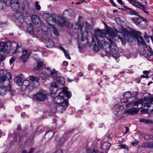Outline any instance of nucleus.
Wrapping results in <instances>:
<instances>
[{
	"mask_svg": "<svg viewBox=\"0 0 153 153\" xmlns=\"http://www.w3.org/2000/svg\"><path fill=\"white\" fill-rule=\"evenodd\" d=\"M135 105V101H131L130 102H129L128 104L126 105V107H130L131 105ZM134 106H135L134 105Z\"/></svg>",
	"mask_w": 153,
	"mask_h": 153,
	"instance_id": "nucleus-54",
	"label": "nucleus"
},
{
	"mask_svg": "<svg viewBox=\"0 0 153 153\" xmlns=\"http://www.w3.org/2000/svg\"><path fill=\"white\" fill-rule=\"evenodd\" d=\"M139 46L143 45L146 48L148 47V45L146 44V42L143 39H136Z\"/></svg>",
	"mask_w": 153,
	"mask_h": 153,
	"instance_id": "nucleus-24",
	"label": "nucleus"
},
{
	"mask_svg": "<svg viewBox=\"0 0 153 153\" xmlns=\"http://www.w3.org/2000/svg\"><path fill=\"white\" fill-rule=\"evenodd\" d=\"M122 43L123 44H125L126 42V39H120Z\"/></svg>",
	"mask_w": 153,
	"mask_h": 153,
	"instance_id": "nucleus-62",
	"label": "nucleus"
},
{
	"mask_svg": "<svg viewBox=\"0 0 153 153\" xmlns=\"http://www.w3.org/2000/svg\"><path fill=\"white\" fill-rule=\"evenodd\" d=\"M23 53L22 55L20 57V59H23L24 62H26L27 60V58L29 56V55L27 54V50H23Z\"/></svg>",
	"mask_w": 153,
	"mask_h": 153,
	"instance_id": "nucleus-19",
	"label": "nucleus"
},
{
	"mask_svg": "<svg viewBox=\"0 0 153 153\" xmlns=\"http://www.w3.org/2000/svg\"><path fill=\"white\" fill-rule=\"evenodd\" d=\"M35 96L38 100L44 101L47 97V93L45 91H39L35 95Z\"/></svg>",
	"mask_w": 153,
	"mask_h": 153,
	"instance_id": "nucleus-10",
	"label": "nucleus"
},
{
	"mask_svg": "<svg viewBox=\"0 0 153 153\" xmlns=\"http://www.w3.org/2000/svg\"><path fill=\"white\" fill-rule=\"evenodd\" d=\"M7 78V76H0V83H2L4 82Z\"/></svg>",
	"mask_w": 153,
	"mask_h": 153,
	"instance_id": "nucleus-46",
	"label": "nucleus"
},
{
	"mask_svg": "<svg viewBox=\"0 0 153 153\" xmlns=\"http://www.w3.org/2000/svg\"><path fill=\"white\" fill-rule=\"evenodd\" d=\"M23 50V48L21 45H19L18 44H17L16 48L14 51L13 53L15 54L16 53H20L22 52Z\"/></svg>",
	"mask_w": 153,
	"mask_h": 153,
	"instance_id": "nucleus-27",
	"label": "nucleus"
},
{
	"mask_svg": "<svg viewBox=\"0 0 153 153\" xmlns=\"http://www.w3.org/2000/svg\"><path fill=\"white\" fill-rule=\"evenodd\" d=\"M58 88V86L57 85L56 83L55 82H53L51 83V88Z\"/></svg>",
	"mask_w": 153,
	"mask_h": 153,
	"instance_id": "nucleus-55",
	"label": "nucleus"
},
{
	"mask_svg": "<svg viewBox=\"0 0 153 153\" xmlns=\"http://www.w3.org/2000/svg\"><path fill=\"white\" fill-rule=\"evenodd\" d=\"M149 50H148L147 54L149 56H152L153 54V51H152V49L149 46Z\"/></svg>",
	"mask_w": 153,
	"mask_h": 153,
	"instance_id": "nucleus-52",
	"label": "nucleus"
},
{
	"mask_svg": "<svg viewBox=\"0 0 153 153\" xmlns=\"http://www.w3.org/2000/svg\"><path fill=\"white\" fill-rule=\"evenodd\" d=\"M145 106L149 108L151 107L153 108V97L151 98L150 102H146L145 104Z\"/></svg>",
	"mask_w": 153,
	"mask_h": 153,
	"instance_id": "nucleus-33",
	"label": "nucleus"
},
{
	"mask_svg": "<svg viewBox=\"0 0 153 153\" xmlns=\"http://www.w3.org/2000/svg\"><path fill=\"white\" fill-rule=\"evenodd\" d=\"M80 26V23L79 22L76 23L72 25V27L75 29L79 28Z\"/></svg>",
	"mask_w": 153,
	"mask_h": 153,
	"instance_id": "nucleus-39",
	"label": "nucleus"
},
{
	"mask_svg": "<svg viewBox=\"0 0 153 153\" xmlns=\"http://www.w3.org/2000/svg\"><path fill=\"white\" fill-rule=\"evenodd\" d=\"M131 92L130 91L125 92L123 94L124 98L122 99L121 101L122 103H127L128 102V100L132 98Z\"/></svg>",
	"mask_w": 153,
	"mask_h": 153,
	"instance_id": "nucleus-12",
	"label": "nucleus"
},
{
	"mask_svg": "<svg viewBox=\"0 0 153 153\" xmlns=\"http://www.w3.org/2000/svg\"><path fill=\"white\" fill-rule=\"evenodd\" d=\"M30 84V82L29 80H24L22 82V88L24 90L26 89L29 85Z\"/></svg>",
	"mask_w": 153,
	"mask_h": 153,
	"instance_id": "nucleus-22",
	"label": "nucleus"
},
{
	"mask_svg": "<svg viewBox=\"0 0 153 153\" xmlns=\"http://www.w3.org/2000/svg\"><path fill=\"white\" fill-rule=\"evenodd\" d=\"M147 146L149 148H153V141L151 142H149L147 143Z\"/></svg>",
	"mask_w": 153,
	"mask_h": 153,
	"instance_id": "nucleus-53",
	"label": "nucleus"
},
{
	"mask_svg": "<svg viewBox=\"0 0 153 153\" xmlns=\"http://www.w3.org/2000/svg\"><path fill=\"white\" fill-rule=\"evenodd\" d=\"M139 120L141 122L153 124V120H147L144 118H141Z\"/></svg>",
	"mask_w": 153,
	"mask_h": 153,
	"instance_id": "nucleus-30",
	"label": "nucleus"
},
{
	"mask_svg": "<svg viewBox=\"0 0 153 153\" xmlns=\"http://www.w3.org/2000/svg\"><path fill=\"white\" fill-rule=\"evenodd\" d=\"M44 62L43 61L39 59L37 61V65L36 67L33 69L34 71L41 70L44 65Z\"/></svg>",
	"mask_w": 153,
	"mask_h": 153,
	"instance_id": "nucleus-16",
	"label": "nucleus"
},
{
	"mask_svg": "<svg viewBox=\"0 0 153 153\" xmlns=\"http://www.w3.org/2000/svg\"><path fill=\"white\" fill-rule=\"evenodd\" d=\"M58 88H50V91L52 94H55L57 92Z\"/></svg>",
	"mask_w": 153,
	"mask_h": 153,
	"instance_id": "nucleus-48",
	"label": "nucleus"
},
{
	"mask_svg": "<svg viewBox=\"0 0 153 153\" xmlns=\"http://www.w3.org/2000/svg\"><path fill=\"white\" fill-rule=\"evenodd\" d=\"M12 43L10 41L0 43V52L8 53L12 48Z\"/></svg>",
	"mask_w": 153,
	"mask_h": 153,
	"instance_id": "nucleus-8",
	"label": "nucleus"
},
{
	"mask_svg": "<svg viewBox=\"0 0 153 153\" xmlns=\"http://www.w3.org/2000/svg\"><path fill=\"white\" fill-rule=\"evenodd\" d=\"M44 42L45 46L48 48H51L55 45L54 42L52 39H45Z\"/></svg>",
	"mask_w": 153,
	"mask_h": 153,
	"instance_id": "nucleus-13",
	"label": "nucleus"
},
{
	"mask_svg": "<svg viewBox=\"0 0 153 153\" xmlns=\"http://www.w3.org/2000/svg\"><path fill=\"white\" fill-rule=\"evenodd\" d=\"M94 36L95 38H114L117 36L118 38H128L131 34L128 30L125 28L122 29L121 31H118L112 27H108L105 30L97 29L94 30Z\"/></svg>",
	"mask_w": 153,
	"mask_h": 153,
	"instance_id": "nucleus-1",
	"label": "nucleus"
},
{
	"mask_svg": "<svg viewBox=\"0 0 153 153\" xmlns=\"http://www.w3.org/2000/svg\"><path fill=\"white\" fill-rule=\"evenodd\" d=\"M8 91H9L10 93L13 96L14 95V94L15 93V90H11V86L10 85H9L8 86Z\"/></svg>",
	"mask_w": 153,
	"mask_h": 153,
	"instance_id": "nucleus-43",
	"label": "nucleus"
},
{
	"mask_svg": "<svg viewBox=\"0 0 153 153\" xmlns=\"http://www.w3.org/2000/svg\"><path fill=\"white\" fill-rule=\"evenodd\" d=\"M57 81L61 85H63L65 83L64 79L63 77L57 76L56 79Z\"/></svg>",
	"mask_w": 153,
	"mask_h": 153,
	"instance_id": "nucleus-28",
	"label": "nucleus"
},
{
	"mask_svg": "<svg viewBox=\"0 0 153 153\" xmlns=\"http://www.w3.org/2000/svg\"><path fill=\"white\" fill-rule=\"evenodd\" d=\"M108 41L110 43V54L109 56H107L108 57L110 56L111 54V52L112 56L116 58L120 56L119 53L117 51V47L114 41V39H108Z\"/></svg>",
	"mask_w": 153,
	"mask_h": 153,
	"instance_id": "nucleus-7",
	"label": "nucleus"
},
{
	"mask_svg": "<svg viewBox=\"0 0 153 153\" xmlns=\"http://www.w3.org/2000/svg\"><path fill=\"white\" fill-rule=\"evenodd\" d=\"M81 33L82 34V36L81 38H87L86 35L87 34V32L86 31V28L84 26H82L81 29Z\"/></svg>",
	"mask_w": 153,
	"mask_h": 153,
	"instance_id": "nucleus-20",
	"label": "nucleus"
},
{
	"mask_svg": "<svg viewBox=\"0 0 153 153\" xmlns=\"http://www.w3.org/2000/svg\"><path fill=\"white\" fill-rule=\"evenodd\" d=\"M140 52L142 54H145L146 53V51L144 48H142L140 49Z\"/></svg>",
	"mask_w": 153,
	"mask_h": 153,
	"instance_id": "nucleus-58",
	"label": "nucleus"
},
{
	"mask_svg": "<svg viewBox=\"0 0 153 153\" xmlns=\"http://www.w3.org/2000/svg\"><path fill=\"white\" fill-rule=\"evenodd\" d=\"M59 18V16L55 14H53V15H51V16L49 17V18L47 21L49 24V22H50L51 21H52L54 22H56L58 23L59 21L58 19Z\"/></svg>",
	"mask_w": 153,
	"mask_h": 153,
	"instance_id": "nucleus-15",
	"label": "nucleus"
},
{
	"mask_svg": "<svg viewBox=\"0 0 153 153\" xmlns=\"http://www.w3.org/2000/svg\"><path fill=\"white\" fill-rule=\"evenodd\" d=\"M93 46L94 50L97 52L99 51V47L103 48L105 50L106 56H109L110 54V43L106 42L104 39H92L91 43L89 46Z\"/></svg>",
	"mask_w": 153,
	"mask_h": 153,
	"instance_id": "nucleus-4",
	"label": "nucleus"
},
{
	"mask_svg": "<svg viewBox=\"0 0 153 153\" xmlns=\"http://www.w3.org/2000/svg\"><path fill=\"white\" fill-rule=\"evenodd\" d=\"M0 2L7 5H11L13 9L16 10L15 14L16 19V22L19 23L18 26L22 27L21 25L24 23V19L20 13L21 10L20 9L18 0H0Z\"/></svg>",
	"mask_w": 153,
	"mask_h": 153,
	"instance_id": "nucleus-3",
	"label": "nucleus"
},
{
	"mask_svg": "<svg viewBox=\"0 0 153 153\" xmlns=\"http://www.w3.org/2000/svg\"><path fill=\"white\" fill-rule=\"evenodd\" d=\"M136 39H127V41L131 45H134L136 44Z\"/></svg>",
	"mask_w": 153,
	"mask_h": 153,
	"instance_id": "nucleus-37",
	"label": "nucleus"
},
{
	"mask_svg": "<svg viewBox=\"0 0 153 153\" xmlns=\"http://www.w3.org/2000/svg\"><path fill=\"white\" fill-rule=\"evenodd\" d=\"M30 4L29 1L27 0L23 1L21 5V7H20V13L22 11L23 13V16L25 17H30V16L29 12L30 10Z\"/></svg>",
	"mask_w": 153,
	"mask_h": 153,
	"instance_id": "nucleus-6",
	"label": "nucleus"
},
{
	"mask_svg": "<svg viewBox=\"0 0 153 153\" xmlns=\"http://www.w3.org/2000/svg\"><path fill=\"white\" fill-rule=\"evenodd\" d=\"M7 87L8 86L4 88L0 87V95H4L5 94V92L8 91Z\"/></svg>",
	"mask_w": 153,
	"mask_h": 153,
	"instance_id": "nucleus-34",
	"label": "nucleus"
},
{
	"mask_svg": "<svg viewBox=\"0 0 153 153\" xmlns=\"http://www.w3.org/2000/svg\"><path fill=\"white\" fill-rule=\"evenodd\" d=\"M128 14L130 15H134L137 16H139L138 13L133 9L131 11L128 12Z\"/></svg>",
	"mask_w": 153,
	"mask_h": 153,
	"instance_id": "nucleus-40",
	"label": "nucleus"
},
{
	"mask_svg": "<svg viewBox=\"0 0 153 153\" xmlns=\"http://www.w3.org/2000/svg\"><path fill=\"white\" fill-rule=\"evenodd\" d=\"M111 146V144L108 143L104 142L102 144V146L103 149L106 150L109 148Z\"/></svg>",
	"mask_w": 153,
	"mask_h": 153,
	"instance_id": "nucleus-36",
	"label": "nucleus"
},
{
	"mask_svg": "<svg viewBox=\"0 0 153 153\" xmlns=\"http://www.w3.org/2000/svg\"><path fill=\"white\" fill-rule=\"evenodd\" d=\"M33 23L35 26L40 27L42 33L45 35L48 34V33L47 30V27L43 22H42L39 17L36 15H33L31 18Z\"/></svg>",
	"mask_w": 153,
	"mask_h": 153,
	"instance_id": "nucleus-5",
	"label": "nucleus"
},
{
	"mask_svg": "<svg viewBox=\"0 0 153 153\" xmlns=\"http://www.w3.org/2000/svg\"><path fill=\"white\" fill-rule=\"evenodd\" d=\"M93 65L91 64H89L88 66V69L89 70L92 71L93 69L92 67Z\"/></svg>",
	"mask_w": 153,
	"mask_h": 153,
	"instance_id": "nucleus-61",
	"label": "nucleus"
},
{
	"mask_svg": "<svg viewBox=\"0 0 153 153\" xmlns=\"http://www.w3.org/2000/svg\"><path fill=\"white\" fill-rule=\"evenodd\" d=\"M50 25L51 26V27H50V28L52 29L54 34L56 35L57 36H58L59 35V34L58 33L57 30L56 29V28L53 25H52L51 24H50Z\"/></svg>",
	"mask_w": 153,
	"mask_h": 153,
	"instance_id": "nucleus-32",
	"label": "nucleus"
},
{
	"mask_svg": "<svg viewBox=\"0 0 153 153\" xmlns=\"http://www.w3.org/2000/svg\"><path fill=\"white\" fill-rule=\"evenodd\" d=\"M74 14L73 10L71 9H66L65 10L63 13V16L71 17Z\"/></svg>",
	"mask_w": 153,
	"mask_h": 153,
	"instance_id": "nucleus-18",
	"label": "nucleus"
},
{
	"mask_svg": "<svg viewBox=\"0 0 153 153\" xmlns=\"http://www.w3.org/2000/svg\"><path fill=\"white\" fill-rule=\"evenodd\" d=\"M139 142L138 141L135 140L134 141L131 142V144L133 146H136L138 144Z\"/></svg>",
	"mask_w": 153,
	"mask_h": 153,
	"instance_id": "nucleus-57",
	"label": "nucleus"
},
{
	"mask_svg": "<svg viewBox=\"0 0 153 153\" xmlns=\"http://www.w3.org/2000/svg\"><path fill=\"white\" fill-rule=\"evenodd\" d=\"M140 9L143 10L145 13L148 14V12L146 10L147 8L145 5H143Z\"/></svg>",
	"mask_w": 153,
	"mask_h": 153,
	"instance_id": "nucleus-50",
	"label": "nucleus"
},
{
	"mask_svg": "<svg viewBox=\"0 0 153 153\" xmlns=\"http://www.w3.org/2000/svg\"><path fill=\"white\" fill-rule=\"evenodd\" d=\"M30 79L31 81L32 82L35 81V80L39 79V78L37 77L34 76H30Z\"/></svg>",
	"mask_w": 153,
	"mask_h": 153,
	"instance_id": "nucleus-44",
	"label": "nucleus"
},
{
	"mask_svg": "<svg viewBox=\"0 0 153 153\" xmlns=\"http://www.w3.org/2000/svg\"><path fill=\"white\" fill-rule=\"evenodd\" d=\"M130 3L133 5L137 7L138 8H140L143 4L137 0H128Z\"/></svg>",
	"mask_w": 153,
	"mask_h": 153,
	"instance_id": "nucleus-17",
	"label": "nucleus"
},
{
	"mask_svg": "<svg viewBox=\"0 0 153 153\" xmlns=\"http://www.w3.org/2000/svg\"><path fill=\"white\" fill-rule=\"evenodd\" d=\"M7 76H9V77L8 78V80H7V81L9 82V79H11V73H7Z\"/></svg>",
	"mask_w": 153,
	"mask_h": 153,
	"instance_id": "nucleus-60",
	"label": "nucleus"
},
{
	"mask_svg": "<svg viewBox=\"0 0 153 153\" xmlns=\"http://www.w3.org/2000/svg\"><path fill=\"white\" fill-rule=\"evenodd\" d=\"M55 140L59 145H61L65 141V138L63 137H59L57 136L55 138Z\"/></svg>",
	"mask_w": 153,
	"mask_h": 153,
	"instance_id": "nucleus-21",
	"label": "nucleus"
},
{
	"mask_svg": "<svg viewBox=\"0 0 153 153\" xmlns=\"http://www.w3.org/2000/svg\"><path fill=\"white\" fill-rule=\"evenodd\" d=\"M142 146L143 147H148V146H147V143L146 142H143L142 144Z\"/></svg>",
	"mask_w": 153,
	"mask_h": 153,
	"instance_id": "nucleus-63",
	"label": "nucleus"
},
{
	"mask_svg": "<svg viewBox=\"0 0 153 153\" xmlns=\"http://www.w3.org/2000/svg\"><path fill=\"white\" fill-rule=\"evenodd\" d=\"M64 94L67 98H70L71 96V92L68 91L66 88H63L62 92L59 93L58 95L56 97L54 100L55 103L61 104L57 106V111L62 113L63 111L65 110V107H67L68 105V100H65L63 97Z\"/></svg>",
	"mask_w": 153,
	"mask_h": 153,
	"instance_id": "nucleus-2",
	"label": "nucleus"
},
{
	"mask_svg": "<svg viewBox=\"0 0 153 153\" xmlns=\"http://www.w3.org/2000/svg\"><path fill=\"white\" fill-rule=\"evenodd\" d=\"M144 100L143 99H141L137 100V101H135V106H137V107H138V105L140 104H142L144 102Z\"/></svg>",
	"mask_w": 153,
	"mask_h": 153,
	"instance_id": "nucleus-38",
	"label": "nucleus"
},
{
	"mask_svg": "<svg viewBox=\"0 0 153 153\" xmlns=\"http://www.w3.org/2000/svg\"><path fill=\"white\" fill-rule=\"evenodd\" d=\"M134 34L135 36V38H143V37L140 36L141 33L140 32L135 31L134 32Z\"/></svg>",
	"mask_w": 153,
	"mask_h": 153,
	"instance_id": "nucleus-35",
	"label": "nucleus"
},
{
	"mask_svg": "<svg viewBox=\"0 0 153 153\" xmlns=\"http://www.w3.org/2000/svg\"><path fill=\"white\" fill-rule=\"evenodd\" d=\"M14 81L19 86H21L22 84V78L20 76H17L14 79Z\"/></svg>",
	"mask_w": 153,
	"mask_h": 153,
	"instance_id": "nucleus-26",
	"label": "nucleus"
},
{
	"mask_svg": "<svg viewBox=\"0 0 153 153\" xmlns=\"http://www.w3.org/2000/svg\"><path fill=\"white\" fill-rule=\"evenodd\" d=\"M86 153H100L97 149L91 150L89 147L87 148L86 150Z\"/></svg>",
	"mask_w": 153,
	"mask_h": 153,
	"instance_id": "nucleus-31",
	"label": "nucleus"
},
{
	"mask_svg": "<svg viewBox=\"0 0 153 153\" xmlns=\"http://www.w3.org/2000/svg\"><path fill=\"white\" fill-rule=\"evenodd\" d=\"M138 16L140 18H133L131 20L139 27H141L142 28L144 27L147 25L146 23L148 22V21L140 16Z\"/></svg>",
	"mask_w": 153,
	"mask_h": 153,
	"instance_id": "nucleus-9",
	"label": "nucleus"
},
{
	"mask_svg": "<svg viewBox=\"0 0 153 153\" xmlns=\"http://www.w3.org/2000/svg\"><path fill=\"white\" fill-rule=\"evenodd\" d=\"M51 110V111L53 113L56 112L57 111V106H52Z\"/></svg>",
	"mask_w": 153,
	"mask_h": 153,
	"instance_id": "nucleus-49",
	"label": "nucleus"
},
{
	"mask_svg": "<svg viewBox=\"0 0 153 153\" xmlns=\"http://www.w3.org/2000/svg\"><path fill=\"white\" fill-rule=\"evenodd\" d=\"M27 31L30 34L33 35L34 33L33 26L31 23L28 24L27 26Z\"/></svg>",
	"mask_w": 153,
	"mask_h": 153,
	"instance_id": "nucleus-23",
	"label": "nucleus"
},
{
	"mask_svg": "<svg viewBox=\"0 0 153 153\" xmlns=\"http://www.w3.org/2000/svg\"><path fill=\"white\" fill-rule=\"evenodd\" d=\"M90 40L88 39H80V40H78V44L79 46L78 48L79 50H81L82 49V47L81 45L85 46L87 45L89 46V45L91 43V39H89Z\"/></svg>",
	"mask_w": 153,
	"mask_h": 153,
	"instance_id": "nucleus-11",
	"label": "nucleus"
},
{
	"mask_svg": "<svg viewBox=\"0 0 153 153\" xmlns=\"http://www.w3.org/2000/svg\"><path fill=\"white\" fill-rule=\"evenodd\" d=\"M51 14H50L48 13H46L44 14L43 16V18L46 20L47 21L48 19L49 18L50 16H51Z\"/></svg>",
	"mask_w": 153,
	"mask_h": 153,
	"instance_id": "nucleus-45",
	"label": "nucleus"
},
{
	"mask_svg": "<svg viewBox=\"0 0 153 153\" xmlns=\"http://www.w3.org/2000/svg\"><path fill=\"white\" fill-rule=\"evenodd\" d=\"M15 61V59L13 57H12L10 60V64H12L13 62Z\"/></svg>",
	"mask_w": 153,
	"mask_h": 153,
	"instance_id": "nucleus-64",
	"label": "nucleus"
},
{
	"mask_svg": "<svg viewBox=\"0 0 153 153\" xmlns=\"http://www.w3.org/2000/svg\"><path fill=\"white\" fill-rule=\"evenodd\" d=\"M35 6L36 10H39L41 9V7L40 5L39 4L38 2V1H36L35 3Z\"/></svg>",
	"mask_w": 153,
	"mask_h": 153,
	"instance_id": "nucleus-51",
	"label": "nucleus"
},
{
	"mask_svg": "<svg viewBox=\"0 0 153 153\" xmlns=\"http://www.w3.org/2000/svg\"><path fill=\"white\" fill-rule=\"evenodd\" d=\"M58 24L60 26H65L68 27L69 26L70 23L66 20L63 19L61 21H58Z\"/></svg>",
	"mask_w": 153,
	"mask_h": 153,
	"instance_id": "nucleus-25",
	"label": "nucleus"
},
{
	"mask_svg": "<svg viewBox=\"0 0 153 153\" xmlns=\"http://www.w3.org/2000/svg\"><path fill=\"white\" fill-rule=\"evenodd\" d=\"M39 79L35 80V81L32 82L33 86L34 88H37L39 86Z\"/></svg>",
	"mask_w": 153,
	"mask_h": 153,
	"instance_id": "nucleus-42",
	"label": "nucleus"
},
{
	"mask_svg": "<svg viewBox=\"0 0 153 153\" xmlns=\"http://www.w3.org/2000/svg\"><path fill=\"white\" fill-rule=\"evenodd\" d=\"M64 55L65 57L67 59H71V57L70 56L69 54L67 53L66 51H65L64 52Z\"/></svg>",
	"mask_w": 153,
	"mask_h": 153,
	"instance_id": "nucleus-56",
	"label": "nucleus"
},
{
	"mask_svg": "<svg viewBox=\"0 0 153 153\" xmlns=\"http://www.w3.org/2000/svg\"><path fill=\"white\" fill-rule=\"evenodd\" d=\"M5 59V57L3 55L0 54V61H2Z\"/></svg>",
	"mask_w": 153,
	"mask_h": 153,
	"instance_id": "nucleus-59",
	"label": "nucleus"
},
{
	"mask_svg": "<svg viewBox=\"0 0 153 153\" xmlns=\"http://www.w3.org/2000/svg\"><path fill=\"white\" fill-rule=\"evenodd\" d=\"M7 71L6 70H2L0 71V76H7Z\"/></svg>",
	"mask_w": 153,
	"mask_h": 153,
	"instance_id": "nucleus-41",
	"label": "nucleus"
},
{
	"mask_svg": "<svg viewBox=\"0 0 153 153\" xmlns=\"http://www.w3.org/2000/svg\"><path fill=\"white\" fill-rule=\"evenodd\" d=\"M56 71L54 69H53L52 71V70L50 69L49 68H47L45 69V73L48 76H50L55 73H56Z\"/></svg>",
	"mask_w": 153,
	"mask_h": 153,
	"instance_id": "nucleus-29",
	"label": "nucleus"
},
{
	"mask_svg": "<svg viewBox=\"0 0 153 153\" xmlns=\"http://www.w3.org/2000/svg\"><path fill=\"white\" fill-rule=\"evenodd\" d=\"M119 146L121 148L123 149L127 150H129L128 146L125 144H121Z\"/></svg>",
	"mask_w": 153,
	"mask_h": 153,
	"instance_id": "nucleus-47",
	"label": "nucleus"
},
{
	"mask_svg": "<svg viewBox=\"0 0 153 153\" xmlns=\"http://www.w3.org/2000/svg\"><path fill=\"white\" fill-rule=\"evenodd\" d=\"M139 110L137 108H131L126 111L123 113V114L128 113L131 115L135 114L139 112Z\"/></svg>",
	"mask_w": 153,
	"mask_h": 153,
	"instance_id": "nucleus-14",
	"label": "nucleus"
}]
</instances>
